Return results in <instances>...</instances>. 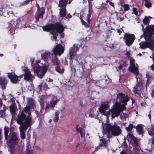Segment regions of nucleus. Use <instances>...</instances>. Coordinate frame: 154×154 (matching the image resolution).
I'll use <instances>...</instances> for the list:
<instances>
[{
	"mask_svg": "<svg viewBox=\"0 0 154 154\" xmlns=\"http://www.w3.org/2000/svg\"><path fill=\"white\" fill-rule=\"evenodd\" d=\"M16 120L17 124L20 125L19 129L21 138L22 139H24L26 136L25 131L31 125L32 120L29 118L28 119L24 118V117H20L17 116Z\"/></svg>",
	"mask_w": 154,
	"mask_h": 154,
	"instance_id": "obj_1",
	"label": "nucleus"
},
{
	"mask_svg": "<svg viewBox=\"0 0 154 154\" xmlns=\"http://www.w3.org/2000/svg\"><path fill=\"white\" fill-rule=\"evenodd\" d=\"M105 131L107 134L108 137H110L112 135L117 136L122 133V131L120 127L117 125H112L110 123L105 125Z\"/></svg>",
	"mask_w": 154,
	"mask_h": 154,
	"instance_id": "obj_2",
	"label": "nucleus"
},
{
	"mask_svg": "<svg viewBox=\"0 0 154 154\" xmlns=\"http://www.w3.org/2000/svg\"><path fill=\"white\" fill-rule=\"evenodd\" d=\"M28 106L25 107L21 111H20V113L17 115V117H23L24 118H29L32 120L30 107H32L34 106V102L32 99L30 98L28 100Z\"/></svg>",
	"mask_w": 154,
	"mask_h": 154,
	"instance_id": "obj_3",
	"label": "nucleus"
},
{
	"mask_svg": "<svg viewBox=\"0 0 154 154\" xmlns=\"http://www.w3.org/2000/svg\"><path fill=\"white\" fill-rule=\"evenodd\" d=\"M129 100V98L128 95L125 94L119 93L117 95L115 103L118 105L122 106V107L126 109L125 106L127 105V103Z\"/></svg>",
	"mask_w": 154,
	"mask_h": 154,
	"instance_id": "obj_4",
	"label": "nucleus"
},
{
	"mask_svg": "<svg viewBox=\"0 0 154 154\" xmlns=\"http://www.w3.org/2000/svg\"><path fill=\"white\" fill-rule=\"evenodd\" d=\"M18 140L17 134L16 133H13L12 137L8 143L9 151L11 154H14L15 152V146L18 143Z\"/></svg>",
	"mask_w": 154,
	"mask_h": 154,
	"instance_id": "obj_5",
	"label": "nucleus"
},
{
	"mask_svg": "<svg viewBox=\"0 0 154 154\" xmlns=\"http://www.w3.org/2000/svg\"><path fill=\"white\" fill-rule=\"evenodd\" d=\"M39 62L38 61L37 62L36 64L33 66V69L34 72L36 75L41 79L43 78L45 75L47 70V68L45 66L41 67L37 63Z\"/></svg>",
	"mask_w": 154,
	"mask_h": 154,
	"instance_id": "obj_6",
	"label": "nucleus"
},
{
	"mask_svg": "<svg viewBox=\"0 0 154 154\" xmlns=\"http://www.w3.org/2000/svg\"><path fill=\"white\" fill-rule=\"evenodd\" d=\"M122 107V106L118 105L116 103L113 106V108L110 110L112 119H113L115 117L119 116L120 115L121 112L123 110H126Z\"/></svg>",
	"mask_w": 154,
	"mask_h": 154,
	"instance_id": "obj_7",
	"label": "nucleus"
},
{
	"mask_svg": "<svg viewBox=\"0 0 154 154\" xmlns=\"http://www.w3.org/2000/svg\"><path fill=\"white\" fill-rule=\"evenodd\" d=\"M35 6L37 8L35 14V22L36 23L39 21V18L41 17L42 19H43V15L45 13V8L44 7L40 8L39 5L37 3L36 4Z\"/></svg>",
	"mask_w": 154,
	"mask_h": 154,
	"instance_id": "obj_8",
	"label": "nucleus"
},
{
	"mask_svg": "<svg viewBox=\"0 0 154 154\" xmlns=\"http://www.w3.org/2000/svg\"><path fill=\"white\" fill-rule=\"evenodd\" d=\"M123 39L125 40L126 45L128 47L131 46L133 43L135 39V35L132 34L125 33Z\"/></svg>",
	"mask_w": 154,
	"mask_h": 154,
	"instance_id": "obj_9",
	"label": "nucleus"
},
{
	"mask_svg": "<svg viewBox=\"0 0 154 154\" xmlns=\"http://www.w3.org/2000/svg\"><path fill=\"white\" fill-rule=\"evenodd\" d=\"M51 61L54 65H55L56 71L59 73H62L64 72V69L60 66V60L57 56H55L54 58H52Z\"/></svg>",
	"mask_w": 154,
	"mask_h": 154,
	"instance_id": "obj_10",
	"label": "nucleus"
},
{
	"mask_svg": "<svg viewBox=\"0 0 154 154\" xmlns=\"http://www.w3.org/2000/svg\"><path fill=\"white\" fill-rule=\"evenodd\" d=\"M135 60L134 59L131 60L130 61V65L128 67V70L129 71L134 73L135 76H137L139 74V72L138 68L135 66Z\"/></svg>",
	"mask_w": 154,
	"mask_h": 154,
	"instance_id": "obj_11",
	"label": "nucleus"
},
{
	"mask_svg": "<svg viewBox=\"0 0 154 154\" xmlns=\"http://www.w3.org/2000/svg\"><path fill=\"white\" fill-rule=\"evenodd\" d=\"M64 51V49L63 46L60 44L57 45L53 49L54 55L52 54V58H54L55 56H57V54L60 55L63 54Z\"/></svg>",
	"mask_w": 154,
	"mask_h": 154,
	"instance_id": "obj_12",
	"label": "nucleus"
},
{
	"mask_svg": "<svg viewBox=\"0 0 154 154\" xmlns=\"http://www.w3.org/2000/svg\"><path fill=\"white\" fill-rule=\"evenodd\" d=\"M154 31V25H151L147 26L146 27L145 31L144 32L145 38L146 39V37H149V38H150Z\"/></svg>",
	"mask_w": 154,
	"mask_h": 154,
	"instance_id": "obj_13",
	"label": "nucleus"
},
{
	"mask_svg": "<svg viewBox=\"0 0 154 154\" xmlns=\"http://www.w3.org/2000/svg\"><path fill=\"white\" fill-rule=\"evenodd\" d=\"M7 74L8 77L13 84H16L20 81V80L18 79V76L16 75L15 72H8Z\"/></svg>",
	"mask_w": 154,
	"mask_h": 154,
	"instance_id": "obj_14",
	"label": "nucleus"
},
{
	"mask_svg": "<svg viewBox=\"0 0 154 154\" xmlns=\"http://www.w3.org/2000/svg\"><path fill=\"white\" fill-rule=\"evenodd\" d=\"M64 30V27L60 23L57 22L53 24V31L55 30L59 33H61Z\"/></svg>",
	"mask_w": 154,
	"mask_h": 154,
	"instance_id": "obj_15",
	"label": "nucleus"
},
{
	"mask_svg": "<svg viewBox=\"0 0 154 154\" xmlns=\"http://www.w3.org/2000/svg\"><path fill=\"white\" fill-rule=\"evenodd\" d=\"M79 48L77 45H73V46L70 48L69 51V56L67 57V58H68V57L69 58V59L70 60V62H71V61L72 58V56L76 54V52L79 50Z\"/></svg>",
	"mask_w": 154,
	"mask_h": 154,
	"instance_id": "obj_16",
	"label": "nucleus"
},
{
	"mask_svg": "<svg viewBox=\"0 0 154 154\" xmlns=\"http://www.w3.org/2000/svg\"><path fill=\"white\" fill-rule=\"evenodd\" d=\"M84 67L85 66L83 65H80L79 66V69L76 70L74 68V73L75 75L79 77L82 78L83 76L84 73Z\"/></svg>",
	"mask_w": 154,
	"mask_h": 154,
	"instance_id": "obj_17",
	"label": "nucleus"
},
{
	"mask_svg": "<svg viewBox=\"0 0 154 154\" xmlns=\"http://www.w3.org/2000/svg\"><path fill=\"white\" fill-rule=\"evenodd\" d=\"M8 83V80L5 77H0V88L2 90L6 89Z\"/></svg>",
	"mask_w": 154,
	"mask_h": 154,
	"instance_id": "obj_18",
	"label": "nucleus"
},
{
	"mask_svg": "<svg viewBox=\"0 0 154 154\" xmlns=\"http://www.w3.org/2000/svg\"><path fill=\"white\" fill-rule=\"evenodd\" d=\"M23 68V71L25 72L24 79L25 80L29 81L32 77L31 73L27 67L24 66Z\"/></svg>",
	"mask_w": 154,
	"mask_h": 154,
	"instance_id": "obj_19",
	"label": "nucleus"
},
{
	"mask_svg": "<svg viewBox=\"0 0 154 154\" xmlns=\"http://www.w3.org/2000/svg\"><path fill=\"white\" fill-rule=\"evenodd\" d=\"M17 23L15 21L14 22L11 21L10 23H8V28L10 33L12 34V35L13 34V33L15 31L14 27H17Z\"/></svg>",
	"mask_w": 154,
	"mask_h": 154,
	"instance_id": "obj_20",
	"label": "nucleus"
},
{
	"mask_svg": "<svg viewBox=\"0 0 154 154\" xmlns=\"http://www.w3.org/2000/svg\"><path fill=\"white\" fill-rule=\"evenodd\" d=\"M109 106L108 103H103L99 108V111L100 113H104L109 108Z\"/></svg>",
	"mask_w": 154,
	"mask_h": 154,
	"instance_id": "obj_21",
	"label": "nucleus"
},
{
	"mask_svg": "<svg viewBox=\"0 0 154 154\" xmlns=\"http://www.w3.org/2000/svg\"><path fill=\"white\" fill-rule=\"evenodd\" d=\"M147 40V41H146V48L152 49L153 47L154 40L153 39H151L150 38H149V37Z\"/></svg>",
	"mask_w": 154,
	"mask_h": 154,
	"instance_id": "obj_22",
	"label": "nucleus"
},
{
	"mask_svg": "<svg viewBox=\"0 0 154 154\" xmlns=\"http://www.w3.org/2000/svg\"><path fill=\"white\" fill-rule=\"evenodd\" d=\"M42 29L44 31L46 32H49L51 30L53 31V24L50 23L42 27Z\"/></svg>",
	"mask_w": 154,
	"mask_h": 154,
	"instance_id": "obj_23",
	"label": "nucleus"
},
{
	"mask_svg": "<svg viewBox=\"0 0 154 154\" xmlns=\"http://www.w3.org/2000/svg\"><path fill=\"white\" fill-rule=\"evenodd\" d=\"M136 129L137 133L140 135H142L144 133L143 128L141 124H138L136 127Z\"/></svg>",
	"mask_w": 154,
	"mask_h": 154,
	"instance_id": "obj_24",
	"label": "nucleus"
},
{
	"mask_svg": "<svg viewBox=\"0 0 154 154\" xmlns=\"http://www.w3.org/2000/svg\"><path fill=\"white\" fill-rule=\"evenodd\" d=\"M68 0H60L59 1L58 6L61 8H66V5Z\"/></svg>",
	"mask_w": 154,
	"mask_h": 154,
	"instance_id": "obj_25",
	"label": "nucleus"
},
{
	"mask_svg": "<svg viewBox=\"0 0 154 154\" xmlns=\"http://www.w3.org/2000/svg\"><path fill=\"white\" fill-rule=\"evenodd\" d=\"M142 86L138 85H137L136 87L133 88V91L135 94H139L140 93V90L141 89Z\"/></svg>",
	"mask_w": 154,
	"mask_h": 154,
	"instance_id": "obj_26",
	"label": "nucleus"
},
{
	"mask_svg": "<svg viewBox=\"0 0 154 154\" xmlns=\"http://www.w3.org/2000/svg\"><path fill=\"white\" fill-rule=\"evenodd\" d=\"M51 54L50 52L47 51L42 54L41 57L45 61H47Z\"/></svg>",
	"mask_w": 154,
	"mask_h": 154,
	"instance_id": "obj_27",
	"label": "nucleus"
},
{
	"mask_svg": "<svg viewBox=\"0 0 154 154\" xmlns=\"http://www.w3.org/2000/svg\"><path fill=\"white\" fill-rule=\"evenodd\" d=\"M60 15L61 17H66V8H62L60 9Z\"/></svg>",
	"mask_w": 154,
	"mask_h": 154,
	"instance_id": "obj_28",
	"label": "nucleus"
},
{
	"mask_svg": "<svg viewBox=\"0 0 154 154\" xmlns=\"http://www.w3.org/2000/svg\"><path fill=\"white\" fill-rule=\"evenodd\" d=\"M3 109L0 110V117L5 118L6 117L5 111L6 110V107L5 104L3 105Z\"/></svg>",
	"mask_w": 154,
	"mask_h": 154,
	"instance_id": "obj_29",
	"label": "nucleus"
},
{
	"mask_svg": "<svg viewBox=\"0 0 154 154\" xmlns=\"http://www.w3.org/2000/svg\"><path fill=\"white\" fill-rule=\"evenodd\" d=\"M101 143L99 144L100 146H105V147H107V140L105 139H100Z\"/></svg>",
	"mask_w": 154,
	"mask_h": 154,
	"instance_id": "obj_30",
	"label": "nucleus"
},
{
	"mask_svg": "<svg viewBox=\"0 0 154 154\" xmlns=\"http://www.w3.org/2000/svg\"><path fill=\"white\" fill-rule=\"evenodd\" d=\"M4 130L5 138L6 140H7L8 139V136L9 131V128L8 127L5 126L4 128Z\"/></svg>",
	"mask_w": 154,
	"mask_h": 154,
	"instance_id": "obj_31",
	"label": "nucleus"
},
{
	"mask_svg": "<svg viewBox=\"0 0 154 154\" xmlns=\"http://www.w3.org/2000/svg\"><path fill=\"white\" fill-rule=\"evenodd\" d=\"M10 112L12 115H14L16 112V108L14 105L11 104L10 107Z\"/></svg>",
	"mask_w": 154,
	"mask_h": 154,
	"instance_id": "obj_32",
	"label": "nucleus"
},
{
	"mask_svg": "<svg viewBox=\"0 0 154 154\" xmlns=\"http://www.w3.org/2000/svg\"><path fill=\"white\" fill-rule=\"evenodd\" d=\"M148 134L149 135L154 137V127L152 125V127L148 130Z\"/></svg>",
	"mask_w": 154,
	"mask_h": 154,
	"instance_id": "obj_33",
	"label": "nucleus"
},
{
	"mask_svg": "<svg viewBox=\"0 0 154 154\" xmlns=\"http://www.w3.org/2000/svg\"><path fill=\"white\" fill-rule=\"evenodd\" d=\"M145 1L144 5L146 7L148 8H150L152 6V4L150 0H144Z\"/></svg>",
	"mask_w": 154,
	"mask_h": 154,
	"instance_id": "obj_34",
	"label": "nucleus"
},
{
	"mask_svg": "<svg viewBox=\"0 0 154 154\" xmlns=\"http://www.w3.org/2000/svg\"><path fill=\"white\" fill-rule=\"evenodd\" d=\"M59 112L57 111L55 112V116L54 117L53 120L54 122H57L59 120Z\"/></svg>",
	"mask_w": 154,
	"mask_h": 154,
	"instance_id": "obj_35",
	"label": "nucleus"
},
{
	"mask_svg": "<svg viewBox=\"0 0 154 154\" xmlns=\"http://www.w3.org/2000/svg\"><path fill=\"white\" fill-rule=\"evenodd\" d=\"M140 48L144 49L146 48V41H142L139 43Z\"/></svg>",
	"mask_w": 154,
	"mask_h": 154,
	"instance_id": "obj_36",
	"label": "nucleus"
},
{
	"mask_svg": "<svg viewBox=\"0 0 154 154\" xmlns=\"http://www.w3.org/2000/svg\"><path fill=\"white\" fill-rule=\"evenodd\" d=\"M59 101V100L56 99L55 100L53 101H51L50 102V105L51 106V108H53L55 107V105L57 104V102Z\"/></svg>",
	"mask_w": 154,
	"mask_h": 154,
	"instance_id": "obj_37",
	"label": "nucleus"
},
{
	"mask_svg": "<svg viewBox=\"0 0 154 154\" xmlns=\"http://www.w3.org/2000/svg\"><path fill=\"white\" fill-rule=\"evenodd\" d=\"M39 87L40 88V90H41V88H43V89L44 90H46L47 89H49V88L48 87V86L46 84V83H45L43 85H39Z\"/></svg>",
	"mask_w": 154,
	"mask_h": 154,
	"instance_id": "obj_38",
	"label": "nucleus"
},
{
	"mask_svg": "<svg viewBox=\"0 0 154 154\" xmlns=\"http://www.w3.org/2000/svg\"><path fill=\"white\" fill-rule=\"evenodd\" d=\"M150 21V20L149 19V17L146 16L145 17L143 20V23L145 25L149 24Z\"/></svg>",
	"mask_w": 154,
	"mask_h": 154,
	"instance_id": "obj_39",
	"label": "nucleus"
},
{
	"mask_svg": "<svg viewBox=\"0 0 154 154\" xmlns=\"http://www.w3.org/2000/svg\"><path fill=\"white\" fill-rule=\"evenodd\" d=\"M133 128V125L131 124H130L128 125V127L125 128V129L128 132H129V131L130 132L132 131Z\"/></svg>",
	"mask_w": 154,
	"mask_h": 154,
	"instance_id": "obj_40",
	"label": "nucleus"
},
{
	"mask_svg": "<svg viewBox=\"0 0 154 154\" xmlns=\"http://www.w3.org/2000/svg\"><path fill=\"white\" fill-rule=\"evenodd\" d=\"M40 112H43L44 108H45V105H44V101H42L40 102Z\"/></svg>",
	"mask_w": 154,
	"mask_h": 154,
	"instance_id": "obj_41",
	"label": "nucleus"
},
{
	"mask_svg": "<svg viewBox=\"0 0 154 154\" xmlns=\"http://www.w3.org/2000/svg\"><path fill=\"white\" fill-rule=\"evenodd\" d=\"M88 2V11H92V5L91 2V1H93L94 0H87Z\"/></svg>",
	"mask_w": 154,
	"mask_h": 154,
	"instance_id": "obj_42",
	"label": "nucleus"
},
{
	"mask_svg": "<svg viewBox=\"0 0 154 154\" xmlns=\"http://www.w3.org/2000/svg\"><path fill=\"white\" fill-rule=\"evenodd\" d=\"M35 113L37 115V117H38L39 118H41L42 116H43V114L42 113L43 112H41L40 111L39 112L38 111H35Z\"/></svg>",
	"mask_w": 154,
	"mask_h": 154,
	"instance_id": "obj_43",
	"label": "nucleus"
},
{
	"mask_svg": "<svg viewBox=\"0 0 154 154\" xmlns=\"http://www.w3.org/2000/svg\"><path fill=\"white\" fill-rule=\"evenodd\" d=\"M51 108V106L49 103L46 104L45 106V113H46L47 112L49 111V109Z\"/></svg>",
	"mask_w": 154,
	"mask_h": 154,
	"instance_id": "obj_44",
	"label": "nucleus"
},
{
	"mask_svg": "<svg viewBox=\"0 0 154 154\" xmlns=\"http://www.w3.org/2000/svg\"><path fill=\"white\" fill-rule=\"evenodd\" d=\"M69 58L68 57V58H65L64 59H63L62 60V64L64 66H68V61L67 60V59H69Z\"/></svg>",
	"mask_w": 154,
	"mask_h": 154,
	"instance_id": "obj_45",
	"label": "nucleus"
},
{
	"mask_svg": "<svg viewBox=\"0 0 154 154\" xmlns=\"http://www.w3.org/2000/svg\"><path fill=\"white\" fill-rule=\"evenodd\" d=\"M152 60L153 62V63L150 66V67L151 70L154 72V52L152 54Z\"/></svg>",
	"mask_w": 154,
	"mask_h": 154,
	"instance_id": "obj_46",
	"label": "nucleus"
},
{
	"mask_svg": "<svg viewBox=\"0 0 154 154\" xmlns=\"http://www.w3.org/2000/svg\"><path fill=\"white\" fill-rule=\"evenodd\" d=\"M89 111V116L90 117H92L94 113L93 109L92 108H90Z\"/></svg>",
	"mask_w": 154,
	"mask_h": 154,
	"instance_id": "obj_47",
	"label": "nucleus"
},
{
	"mask_svg": "<svg viewBox=\"0 0 154 154\" xmlns=\"http://www.w3.org/2000/svg\"><path fill=\"white\" fill-rule=\"evenodd\" d=\"M91 12V11H89V12L88 11V14L87 15V22L88 23H90V21Z\"/></svg>",
	"mask_w": 154,
	"mask_h": 154,
	"instance_id": "obj_48",
	"label": "nucleus"
},
{
	"mask_svg": "<svg viewBox=\"0 0 154 154\" xmlns=\"http://www.w3.org/2000/svg\"><path fill=\"white\" fill-rule=\"evenodd\" d=\"M123 8L125 11H127L130 9L129 5L128 4H125L123 6Z\"/></svg>",
	"mask_w": 154,
	"mask_h": 154,
	"instance_id": "obj_49",
	"label": "nucleus"
},
{
	"mask_svg": "<svg viewBox=\"0 0 154 154\" xmlns=\"http://www.w3.org/2000/svg\"><path fill=\"white\" fill-rule=\"evenodd\" d=\"M79 56H78L75 54L72 56V59H74L76 61L79 62Z\"/></svg>",
	"mask_w": 154,
	"mask_h": 154,
	"instance_id": "obj_50",
	"label": "nucleus"
},
{
	"mask_svg": "<svg viewBox=\"0 0 154 154\" xmlns=\"http://www.w3.org/2000/svg\"><path fill=\"white\" fill-rule=\"evenodd\" d=\"M128 136L131 140H133L134 138V136L131 133H128Z\"/></svg>",
	"mask_w": 154,
	"mask_h": 154,
	"instance_id": "obj_51",
	"label": "nucleus"
},
{
	"mask_svg": "<svg viewBox=\"0 0 154 154\" xmlns=\"http://www.w3.org/2000/svg\"><path fill=\"white\" fill-rule=\"evenodd\" d=\"M79 133L80 134V135L81 137L85 136V134L84 130L83 129L81 131H80Z\"/></svg>",
	"mask_w": 154,
	"mask_h": 154,
	"instance_id": "obj_52",
	"label": "nucleus"
},
{
	"mask_svg": "<svg viewBox=\"0 0 154 154\" xmlns=\"http://www.w3.org/2000/svg\"><path fill=\"white\" fill-rule=\"evenodd\" d=\"M133 11L134 13L136 15H137L138 14V12L137 11V9L135 8H133Z\"/></svg>",
	"mask_w": 154,
	"mask_h": 154,
	"instance_id": "obj_53",
	"label": "nucleus"
},
{
	"mask_svg": "<svg viewBox=\"0 0 154 154\" xmlns=\"http://www.w3.org/2000/svg\"><path fill=\"white\" fill-rule=\"evenodd\" d=\"M133 140L134 144L136 146H137L138 145V143L137 139L135 138Z\"/></svg>",
	"mask_w": 154,
	"mask_h": 154,
	"instance_id": "obj_54",
	"label": "nucleus"
},
{
	"mask_svg": "<svg viewBox=\"0 0 154 154\" xmlns=\"http://www.w3.org/2000/svg\"><path fill=\"white\" fill-rule=\"evenodd\" d=\"M30 1L31 0H26L23 2V5L28 4Z\"/></svg>",
	"mask_w": 154,
	"mask_h": 154,
	"instance_id": "obj_55",
	"label": "nucleus"
},
{
	"mask_svg": "<svg viewBox=\"0 0 154 154\" xmlns=\"http://www.w3.org/2000/svg\"><path fill=\"white\" fill-rule=\"evenodd\" d=\"M51 33L53 35L54 39L56 40V39H57V36L58 35L57 34L56 32H55L54 33L52 32Z\"/></svg>",
	"mask_w": 154,
	"mask_h": 154,
	"instance_id": "obj_56",
	"label": "nucleus"
},
{
	"mask_svg": "<svg viewBox=\"0 0 154 154\" xmlns=\"http://www.w3.org/2000/svg\"><path fill=\"white\" fill-rule=\"evenodd\" d=\"M77 132L79 133H80V131H82L83 129H82L81 128H78V125H77L76 127Z\"/></svg>",
	"mask_w": 154,
	"mask_h": 154,
	"instance_id": "obj_57",
	"label": "nucleus"
},
{
	"mask_svg": "<svg viewBox=\"0 0 154 154\" xmlns=\"http://www.w3.org/2000/svg\"><path fill=\"white\" fill-rule=\"evenodd\" d=\"M106 2H108L109 5L111 6H112L113 7V8H115V7H114V3H112V2H109L108 1V0H107V1H106Z\"/></svg>",
	"mask_w": 154,
	"mask_h": 154,
	"instance_id": "obj_58",
	"label": "nucleus"
},
{
	"mask_svg": "<svg viewBox=\"0 0 154 154\" xmlns=\"http://www.w3.org/2000/svg\"><path fill=\"white\" fill-rule=\"evenodd\" d=\"M80 20L82 25L85 26L86 24V23L83 20L82 18H80Z\"/></svg>",
	"mask_w": 154,
	"mask_h": 154,
	"instance_id": "obj_59",
	"label": "nucleus"
},
{
	"mask_svg": "<svg viewBox=\"0 0 154 154\" xmlns=\"http://www.w3.org/2000/svg\"><path fill=\"white\" fill-rule=\"evenodd\" d=\"M26 154H32V151H30V150H26Z\"/></svg>",
	"mask_w": 154,
	"mask_h": 154,
	"instance_id": "obj_60",
	"label": "nucleus"
},
{
	"mask_svg": "<svg viewBox=\"0 0 154 154\" xmlns=\"http://www.w3.org/2000/svg\"><path fill=\"white\" fill-rule=\"evenodd\" d=\"M131 53L130 51H127L125 53V55L128 57H129L130 56Z\"/></svg>",
	"mask_w": 154,
	"mask_h": 154,
	"instance_id": "obj_61",
	"label": "nucleus"
},
{
	"mask_svg": "<svg viewBox=\"0 0 154 154\" xmlns=\"http://www.w3.org/2000/svg\"><path fill=\"white\" fill-rule=\"evenodd\" d=\"M150 82V80L147 79L146 82V86H149Z\"/></svg>",
	"mask_w": 154,
	"mask_h": 154,
	"instance_id": "obj_62",
	"label": "nucleus"
},
{
	"mask_svg": "<svg viewBox=\"0 0 154 154\" xmlns=\"http://www.w3.org/2000/svg\"><path fill=\"white\" fill-rule=\"evenodd\" d=\"M2 105H3V103H2V101L1 98H0V109L1 108L2 106Z\"/></svg>",
	"mask_w": 154,
	"mask_h": 154,
	"instance_id": "obj_63",
	"label": "nucleus"
},
{
	"mask_svg": "<svg viewBox=\"0 0 154 154\" xmlns=\"http://www.w3.org/2000/svg\"><path fill=\"white\" fill-rule=\"evenodd\" d=\"M146 77L147 78V79L150 80V79L151 78V77L148 75V74H146Z\"/></svg>",
	"mask_w": 154,
	"mask_h": 154,
	"instance_id": "obj_64",
	"label": "nucleus"
}]
</instances>
